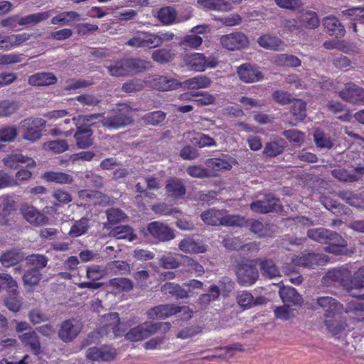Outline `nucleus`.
<instances>
[{
  "instance_id": "56",
  "label": "nucleus",
  "mask_w": 364,
  "mask_h": 364,
  "mask_svg": "<svg viewBox=\"0 0 364 364\" xmlns=\"http://www.w3.org/2000/svg\"><path fill=\"white\" fill-rule=\"evenodd\" d=\"M166 117V114L161 111H156L146 114L144 116V123L150 125H157L162 122Z\"/></svg>"
},
{
  "instance_id": "16",
  "label": "nucleus",
  "mask_w": 364,
  "mask_h": 364,
  "mask_svg": "<svg viewBox=\"0 0 364 364\" xmlns=\"http://www.w3.org/2000/svg\"><path fill=\"white\" fill-rule=\"evenodd\" d=\"M81 328L79 321L74 319L67 320L61 324L58 336L64 342L72 341L79 334Z\"/></svg>"
},
{
  "instance_id": "57",
  "label": "nucleus",
  "mask_w": 364,
  "mask_h": 364,
  "mask_svg": "<svg viewBox=\"0 0 364 364\" xmlns=\"http://www.w3.org/2000/svg\"><path fill=\"white\" fill-rule=\"evenodd\" d=\"M192 143L200 148L205 146H214L216 145L213 138L206 134L200 133L196 134L195 135V136L193 138Z\"/></svg>"
},
{
  "instance_id": "20",
  "label": "nucleus",
  "mask_w": 364,
  "mask_h": 364,
  "mask_svg": "<svg viewBox=\"0 0 364 364\" xmlns=\"http://www.w3.org/2000/svg\"><path fill=\"white\" fill-rule=\"evenodd\" d=\"M250 208L256 213H267L280 210V204L277 198L269 194L267 196L264 200H258L251 203Z\"/></svg>"
},
{
  "instance_id": "39",
  "label": "nucleus",
  "mask_w": 364,
  "mask_h": 364,
  "mask_svg": "<svg viewBox=\"0 0 364 364\" xmlns=\"http://www.w3.org/2000/svg\"><path fill=\"white\" fill-rule=\"evenodd\" d=\"M257 42L261 47L270 50H278L282 44L279 38L269 34L260 36Z\"/></svg>"
},
{
  "instance_id": "40",
  "label": "nucleus",
  "mask_w": 364,
  "mask_h": 364,
  "mask_svg": "<svg viewBox=\"0 0 364 364\" xmlns=\"http://www.w3.org/2000/svg\"><path fill=\"white\" fill-rule=\"evenodd\" d=\"M299 16L304 28H315L319 26V20L315 12L305 11L301 12Z\"/></svg>"
},
{
  "instance_id": "36",
  "label": "nucleus",
  "mask_w": 364,
  "mask_h": 364,
  "mask_svg": "<svg viewBox=\"0 0 364 364\" xmlns=\"http://www.w3.org/2000/svg\"><path fill=\"white\" fill-rule=\"evenodd\" d=\"M53 13V10H49L23 16V19H21V23H23L24 26L36 25L42 21L47 20L51 16Z\"/></svg>"
},
{
  "instance_id": "21",
  "label": "nucleus",
  "mask_w": 364,
  "mask_h": 364,
  "mask_svg": "<svg viewBox=\"0 0 364 364\" xmlns=\"http://www.w3.org/2000/svg\"><path fill=\"white\" fill-rule=\"evenodd\" d=\"M2 161L5 166L14 169L17 168L20 164H26L28 168H33L36 165L32 158L17 153L7 155L2 159Z\"/></svg>"
},
{
  "instance_id": "26",
  "label": "nucleus",
  "mask_w": 364,
  "mask_h": 364,
  "mask_svg": "<svg viewBox=\"0 0 364 364\" xmlns=\"http://www.w3.org/2000/svg\"><path fill=\"white\" fill-rule=\"evenodd\" d=\"M212 84V80L206 75H197L191 77L182 82L181 87L187 90H199L208 88Z\"/></svg>"
},
{
  "instance_id": "47",
  "label": "nucleus",
  "mask_w": 364,
  "mask_h": 364,
  "mask_svg": "<svg viewBox=\"0 0 364 364\" xmlns=\"http://www.w3.org/2000/svg\"><path fill=\"white\" fill-rule=\"evenodd\" d=\"M284 144L285 142L283 139L267 143L263 152L268 156H276L282 153Z\"/></svg>"
},
{
  "instance_id": "52",
  "label": "nucleus",
  "mask_w": 364,
  "mask_h": 364,
  "mask_svg": "<svg viewBox=\"0 0 364 364\" xmlns=\"http://www.w3.org/2000/svg\"><path fill=\"white\" fill-rule=\"evenodd\" d=\"M347 19L364 23V8L354 7L342 11Z\"/></svg>"
},
{
  "instance_id": "3",
  "label": "nucleus",
  "mask_w": 364,
  "mask_h": 364,
  "mask_svg": "<svg viewBox=\"0 0 364 364\" xmlns=\"http://www.w3.org/2000/svg\"><path fill=\"white\" fill-rule=\"evenodd\" d=\"M309 238L320 243H329L325 250L337 255H348L353 250L347 248L346 241L338 233L323 228L311 229L308 231Z\"/></svg>"
},
{
  "instance_id": "19",
  "label": "nucleus",
  "mask_w": 364,
  "mask_h": 364,
  "mask_svg": "<svg viewBox=\"0 0 364 364\" xmlns=\"http://www.w3.org/2000/svg\"><path fill=\"white\" fill-rule=\"evenodd\" d=\"M237 277L240 284L244 286L253 284L258 278L257 269L250 264L240 265L237 270Z\"/></svg>"
},
{
  "instance_id": "60",
  "label": "nucleus",
  "mask_w": 364,
  "mask_h": 364,
  "mask_svg": "<svg viewBox=\"0 0 364 364\" xmlns=\"http://www.w3.org/2000/svg\"><path fill=\"white\" fill-rule=\"evenodd\" d=\"M291 112L296 121L304 119L306 115V103L301 100H295L293 103Z\"/></svg>"
},
{
  "instance_id": "7",
  "label": "nucleus",
  "mask_w": 364,
  "mask_h": 364,
  "mask_svg": "<svg viewBox=\"0 0 364 364\" xmlns=\"http://www.w3.org/2000/svg\"><path fill=\"white\" fill-rule=\"evenodd\" d=\"M160 328L168 330L170 328V324L166 322L160 323L145 322L131 328L127 333L126 338L130 341H140L155 333Z\"/></svg>"
},
{
  "instance_id": "17",
  "label": "nucleus",
  "mask_w": 364,
  "mask_h": 364,
  "mask_svg": "<svg viewBox=\"0 0 364 364\" xmlns=\"http://www.w3.org/2000/svg\"><path fill=\"white\" fill-rule=\"evenodd\" d=\"M21 212L23 218L31 224L40 226L48 223V218L32 205L23 204Z\"/></svg>"
},
{
  "instance_id": "55",
  "label": "nucleus",
  "mask_w": 364,
  "mask_h": 364,
  "mask_svg": "<svg viewBox=\"0 0 364 364\" xmlns=\"http://www.w3.org/2000/svg\"><path fill=\"white\" fill-rule=\"evenodd\" d=\"M40 279L38 269H33L28 271L23 276L24 285L26 288H31L38 283Z\"/></svg>"
},
{
  "instance_id": "27",
  "label": "nucleus",
  "mask_w": 364,
  "mask_h": 364,
  "mask_svg": "<svg viewBox=\"0 0 364 364\" xmlns=\"http://www.w3.org/2000/svg\"><path fill=\"white\" fill-rule=\"evenodd\" d=\"M279 294L284 304L299 306L303 302L301 296L296 292L295 289L291 287H281Z\"/></svg>"
},
{
  "instance_id": "5",
  "label": "nucleus",
  "mask_w": 364,
  "mask_h": 364,
  "mask_svg": "<svg viewBox=\"0 0 364 364\" xmlns=\"http://www.w3.org/2000/svg\"><path fill=\"white\" fill-rule=\"evenodd\" d=\"M201 219L205 224L210 225L242 226L245 223L244 218L225 215L223 211L213 209L203 213Z\"/></svg>"
},
{
  "instance_id": "51",
  "label": "nucleus",
  "mask_w": 364,
  "mask_h": 364,
  "mask_svg": "<svg viewBox=\"0 0 364 364\" xmlns=\"http://www.w3.org/2000/svg\"><path fill=\"white\" fill-rule=\"evenodd\" d=\"M19 109L18 102L10 100L0 102V117H6L15 113Z\"/></svg>"
},
{
  "instance_id": "30",
  "label": "nucleus",
  "mask_w": 364,
  "mask_h": 364,
  "mask_svg": "<svg viewBox=\"0 0 364 364\" xmlns=\"http://www.w3.org/2000/svg\"><path fill=\"white\" fill-rule=\"evenodd\" d=\"M323 24L331 36H335L336 38H338L343 37L345 35L346 31L344 26L335 16H331L324 18Z\"/></svg>"
},
{
  "instance_id": "18",
  "label": "nucleus",
  "mask_w": 364,
  "mask_h": 364,
  "mask_svg": "<svg viewBox=\"0 0 364 364\" xmlns=\"http://www.w3.org/2000/svg\"><path fill=\"white\" fill-rule=\"evenodd\" d=\"M339 96L344 100L353 102H364V89L349 82L339 92Z\"/></svg>"
},
{
  "instance_id": "45",
  "label": "nucleus",
  "mask_w": 364,
  "mask_h": 364,
  "mask_svg": "<svg viewBox=\"0 0 364 364\" xmlns=\"http://www.w3.org/2000/svg\"><path fill=\"white\" fill-rule=\"evenodd\" d=\"M14 200L8 196L0 198V223L4 222V216L9 214L14 208Z\"/></svg>"
},
{
  "instance_id": "28",
  "label": "nucleus",
  "mask_w": 364,
  "mask_h": 364,
  "mask_svg": "<svg viewBox=\"0 0 364 364\" xmlns=\"http://www.w3.org/2000/svg\"><path fill=\"white\" fill-rule=\"evenodd\" d=\"M196 6L202 9L227 11L231 9L230 3L224 0H198Z\"/></svg>"
},
{
  "instance_id": "35",
  "label": "nucleus",
  "mask_w": 364,
  "mask_h": 364,
  "mask_svg": "<svg viewBox=\"0 0 364 364\" xmlns=\"http://www.w3.org/2000/svg\"><path fill=\"white\" fill-rule=\"evenodd\" d=\"M21 341L31 350L38 355L41 353V343L35 331L25 333L19 336Z\"/></svg>"
},
{
  "instance_id": "49",
  "label": "nucleus",
  "mask_w": 364,
  "mask_h": 364,
  "mask_svg": "<svg viewBox=\"0 0 364 364\" xmlns=\"http://www.w3.org/2000/svg\"><path fill=\"white\" fill-rule=\"evenodd\" d=\"M175 57V53L171 50L159 49L153 52L152 58L159 63H166L171 61Z\"/></svg>"
},
{
  "instance_id": "25",
  "label": "nucleus",
  "mask_w": 364,
  "mask_h": 364,
  "mask_svg": "<svg viewBox=\"0 0 364 364\" xmlns=\"http://www.w3.org/2000/svg\"><path fill=\"white\" fill-rule=\"evenodd\" d=\"M151 85L160 91H169L181 87V82L172 77L156 76L152 80Z\"/></svg>"
},
{
  "instance_id": "12",
  "label": "nucleus",
  "mask_w": 364,
  "mask_h": 364,
  "mask_svg": "<svg viewBox=\"0 0 364 364\" xmlns=\"http://www.w3.org/2000/svg\"><path fill=\"white\" fill-rule=\"evenodd\" d=\"M119 110L122 112L120 114L109 118L106 121L101 114H100L102 117L101 119H97L98 122H102L103 126L109 129H117L129 124L132 121L129 116L131 109L127 105H122Z\"/></svg>"
},
{
  "instance_id": "31",
  "label": "nucleus",
  "mask_w": 364,
  "mask_h": 364,
  "mask_svg": "<svg viewBox=\"0 0 364 364\" xmlns=\"http://www.w3.org/2000/svg\"><path fill=\"white\" fill-rule=\"evenodd\" d=\"M178 247L182 252L190 254L203 253L207 250L205 245L201 242H196L190 237L183 239L179 243Z\"/></svg>"
},
{
  "instance_id": "1",
  "label": "nucleus",
  "mask_w": 364,
  "mask_h": 364,
  "mask_svg": "<svg viewBox=\"0 0 364 364\" xmlns=\"http://www.w3.org/2000/svg\"><path fill=\"white\" fill-rule=\"evenodd\" d=\"M318 305L324 311L323 322L327 330L333 336H340L350 331L349 326L340 319L343 313L352 312L358 321H364V305L350 301L346 309L343 304L331 296H321L317 299Z\"/></svg>"
},
{
  "instance_id": "64",
  "label": "nucleus",
  "mask_w": 364,
  "mask_h": 364,
  "mask_svg": "<svg viewBox=\"0 0 364 364\" xmlns=\"http://www.w3.org/2000/svg\"><path fill=\"white\" fill-rule=\"evenodd\" d=\"M23 60V55L11 53L7 54H0V65H7L15 64L21 62Z\"/></svg>"
},
{
  "instance_id": "61",
  "label": "nucleus",
  "mask_w": 364,
  "mask_h": 364,
  "mask_svg": "<svg viewBox=\"0 0 364 364\" xmlns=\"http://www.w3.org/2000/svg\"><path fill=\"white\" fill-rule=\"evenodd\" d=\"M203 43V38L196 35H187L180 42L181 46L197 49Z\"/></svg>"
},
{
  "instance_id": "59",
  "label": "nucleus",
  "mask_w": 364,
  "mask_h": 364,
  "mask_svg": "<svg viewBox=\"0 0 364 364\" xmlns=\"http://www.w3.org/2000/svg\"><path fill=\"white\" fill-rule=\"evenodd\" d=\"M219 296V288L213 285L210 287L208 293L202 294L199 298V303L201 305H208L215 301Z\"/></svg>"
},
{
  "instance_id": "24",
  "label": "nucleus",
  "mask_w": 364,
  "mask_h": 364,
  "mask_svg": "<svg viewBox=\"0 0 364 364\" xmlns=\"http://www.w3.org/2000/svg\"><path fill=\"white\" fill-rule=\"evenodd\" d=\"M237 301L241 308L246 309L266 303V299L263 296H259L255 299L250 292L242 291L237 294Z\"/></svg>"
},
{
  "instance_id": "43",
  "label": "nucleus",
  "mask_w": 364,
  "mask_h": 364,
  "mask_svg": "<svg viewBox=\"0 0 364 364\" xmlns=\"http://www.w3.org/2000/svg\"><path fill=\"white\" fill-rule=\"evenodd\" d=\"M158 19L165 25H170L175 22L176 18V10L170 6L161 9L158 12Z\"/></svg>"
},
{
  "instance_id": "14",
  "label": "nucleus",
  "mask_w": 364,
  "mask_h": 364,
  "mask_svg": "<svg viewBox=\"0 0 364 364\" xmlns=\"http://www.w3.org/2000/svg\"><path fill=\"white\" fill-rule=\"evenodd\" d=\"M238 77L245 83H254L263 79L259 68L250 63H244L237 69Z\"/></svg>"
},
{
  "instance_id": "46",
  "label": "nucleus",
  "mask_w": 364,
  "mask_h": 364,
  "mask_svg": "<svg viewBox=\"0 0 364 364\" xmlns=\"http://www.w3.org/2000/svg\"><path fill=\"white\" fill-rule=\"evenodd\" d=\"M293 306L284 304L282 306L277 307L274 312V315L277 318L282 320H289L296 315V309L292 307Z\"/></svg>"
},
{
  "instance_id": "22",
  "label": "nucleus",
  "mask_w": 364,
  "mask_h": 364,
  "mask_svg": "<svg viewBox=\"0 0 364 364\" xmlns=\"http://www.w3.org/2000/svg\"><path fill=\"white\" fill-rule=\"evenodd\" d=\"M148 231L154 238L161 241L170 240L174 237L172 230L158 221L151 223L148 225Z\"/></svg>"
},
{
  "instance_id": "48",
  "label": "nucleus",
  "mask_w": 364,
  "mask_h": 364,
  "mask_svg": "<svg viewBox=\"0 0 364 364\" xmlns=\"http://www.w3.org/2000/svg\"><path fill=\"white\" fill-rule=\"evenodd\" d=\"M104 319L106 322V326L112 329L115 336H119L123 331H120L119 326L121 325L119 321V315L117 313H111L104 316Z\"/></svg>"
},
{
  "instance_id": "32",
  "label": "nucleus",
  "mask_w": 364,
  "mask_h": 364,
  "mask_svg": "<svg viewBox=\"0 0 364 364\" xmlns=\"http://www.w3.org/2000/svg\"><path fill=\"white\" fill-rule=\"evenodd\" d=\"M168 196L177 199L182 198L186 193V188L181 180L176 178H170L166 185Z\"/></svg>"
},
{
  "instance_id": "58",
  "label": "nucleus",
  "mask_w": 364,
  "mask_h": 364,
  "mask_svg": "<svg viewBox=\"0 0 364 364\" xmlns=\"http://www.w3.org/2000/svg\"><path fill=\"white\" fill-rule=\"evenodd\" d=\"M261 269L265 277L270 278L279 275V271L272 261L267 260L261 263Z\"/></svg>"
},
{
  "instance_id": "2",
  "label": "nucleus",
  "mask_w": 364,
  "mask_h": 364,
  "mask_svg": "<svg viewBox=\"0 0 364 364\" xmlns=\"http://www.w3.org/2000/svg\"><path fill=\"white\" fill-rule=\"evenodd\" d=\"M350 274L347 267H342L328 272L323 279L341 282L352 296L364 299V266L354 274L350 280L348 279Z\"/></svg>"
},
{
  "instance_id": "33",
  "label": "nucleus",
  "mask_w": 364,
  "mask_h": 364,
  "mask_svg": "<svg viewBox=\"0 0 364 364\" xmlns=\"http://www.w3.org/2000/svg\"><path fill=\"white\" fill-rule=\"evenodd\" d=\"M42 178L50 183L70 184L73 181V176L63 172L47 171L42 175Z\"/></svg>"
},
{
  "instance_id": "10",
  "label": "nucleus",
  "mask_w": 364,
  "mask_h": 364,
  "mask_svg": "<svg viewBox=\"0 0 364 364\" xmlns=\"http://www.w3.org/2000/svg\"><path fill=\"white\" fill-rule=\"evenodd\" d=\"M46 122L42 118L25 119L21 123L23 138L30 141H36L41 136V128L46 127Z\"/></svg>"
},
{
  "instance_id": "29",
  "label": "nucleus",
  "mask_w": 364,
  "mask_h": 364,
  "mask_svg": "<svg viewBox=\"0 0 364 364\" xmlns=\"http://www.w3.org/2000/svg\"><path fill=\"white\" fill-rule=\"evenodd\" d=\"M57 82V77L50 73H38L31 75L28 82L33 86H48Z\"/></svg>"
},
{
  "instance_id": "37",
  "label": "nucleus",
  "mask_w": 364,
  "mask_h": 364,
  "mask_svg": "<svg viewBox=\"0 0 364 364\" xmlns=\"http://www.w3.org/2000/svg\"><path fill=\"white\" fill-rule=\"evenodd\" d=\"M89 219L82 218L75 222L71 226L68 235L72 237H77L85 235L90 228Z\"/></svg>"
},
{
  "instance_id": "38",
  "label": "nucleus",
  "mask_w": 364,
  "mask_h": 364,
  "mask_svg": "<svg viewBox=\"0 0 364 364\" xmlns=\"http://www.w3.org/2000/svg\"><path fill=\"white\" fill-rule=\"evenodd\" d=\"M161 291L164 294H171L172 296L179 299H185L188 297V291L180 285L175 283L168 282L165 284L161 287Z\"/></svg>"
},
{
  "instance_id": "9",
  "label": "nucleus",
  "mask_w": 364,
  "mask_h": 364,
  "mask_svg": "<svg viewBox=\"0 0 364 364\" xmlns=\"http://www.w3.org/2000/svg\"><path fill=\"white\" fill-rule=\"evenodd\" d=\"M178 312H182L185 315L184 318H189L192 315V311L188 307H180L173 304L157 306L149 310L147 315L150 319H164Z\"/></svg>"
},
{
  "instance_id": "6",
  "label": "nucleus",
  "mask_w": 364,
  "mask_h": 364,
  "mask_svg": "<svg viewBox=\"0 0 364 364\" xmlns=\"http://www.w3.org/2000/svg\"><path fill=\"white\" fill-rule=\"evenodd\" d=\"M148 62L139 59H126L108 67L109 73L115 77L124 76L141 72L149 67Z\"/></svg>"
},
{
  "instance_id": "63",
  "label": "nucleus",
  "mask_w": 364,
  "mask_h": 364,
  "mask_svg": "<svg viewBox=\"0 0 364 364\" xmlns=\"http://www.w3.org/2000/svg\"><path fill=\"white\" fill-rule=\"evenodd\" d=\"M31 35L28 33L10 35L9 43H10L11 49L21 46L28 41L31 38Z\"/></svg>"
},
{
  "instance_id": "8",
  "label": "nucleus",
  "mask_w": 364,
  "mask_h": 364,
  "mask_svg": "<svg viewBox=\"0 0 364 364\" xmlns=\"http://www.w3.org/2000/svg\"><path fill=\"white\" fill-rule=\"evenodd\" d=\"M184 62L191 70L195 72H203L208 68H215L218 65V61L215 57L206 58L203 53H199L186 55Z\"/></svg>"
},
{
  "instance_id": "54",
  "label": "nucleus",
  "mask_w": 364,
  "mask_h": 364,
  "mask_svg": "<svg viewBox=\"0 0 364 364\" xmlns=\"http://www.w3.org/2000/svg\"><path fill=\"white\" fill-rule=\"evenodd\" d=\"M16 136L17 129L14 126H5L0 128V141H12Z\"/></svg>"
},
{
  "instance_id": "42",
  "label": "nucleus",
  "mask_w": 364,
  "mask_h": 364,
  "mask_svg": "<svg viewBox=\"0 0 364 364\" xmlns=\"http://www.w3.org/2000/svg\"><path fill=\"white\" fill-rule=\"evenodd\" d=\"M110 235L117 239H127L129 241H133L136 238L132 229L127 225L116 227L112 230Z\"/></svg>"
},
{
  "instance_id": "34",
  "label": "nucleus",
  "mask_w": 364,
  "mask_h": 364,
  "mask_svg": "<svg viewBox=\"0 0 364 364\" xmlns=\"http://www.w3.org/2000/svg\"><path fill=\"white\" fill-rule=\"evenodd\" d=\"M80 20V15L73 11H64L58 14L51 19V23L53 25L65 26L73 21Z\"/></svg>"
},
{
  "instance_id": "13",
  "label": "nucleus",
  "mask_w": 364,
  "mask_h": 364,
  "mask_svg": "<svg viewBox=\"0 0 364 364\" xmlns=\"http://www.w3.org/2000/svg\"><path fill=\"white\" fill-rule=\"evenodd\" d=\"M223 47L230 50L244 48L249 44L247 36L240 32L223 35L220 38Z\"/></svg>"
},
{
  "instance_id": "11",
  "label": "nucleus",
  "mask_w": 364,
  "mask_h": 364,
  "mask_svg": "<svg viewBox=\"0 0 364 364\" xmlns=\"http://www.w3.org/2000/svg\"><path fill=\"white\" fill-rule=\"evenodd\" d=\"M116 350L109 346H93L85 353L87 359L95 362L109 361L115 358Z\"/></svg>"
},
{
  "instance_id": "15",
  "label": "nucleus",
  "mask_w": 364,
  "mask_h": 364,
  "mask_svg": "<svg viewBox=\"0 0 364 364\" xmlns=\"http://www.w3.org/2000/svg\"><path fill=\"white\" fill-rule=\"evenodd\" d=\"M328 262V257L321 254H306L296 257L291 260L294 266L314 267L315 265H323Z\"/></svg>"
},
{
  "instance_id": "50",
  "label": "nucleus",
  "mask_w": 364,
  "mask_h": 364,
  "mask_svg": "<svg viewBox=\"0 0 364 364\" xmlns=\"http://www.w3.org/2000/svg\"><path fill=\"white\" fill-rule=\"evenodd\" d=\"M43 149L59 154L67 151L69 149V145L65 140H54L45 143Z\"/></svg>"
},
{
  "instance_id": "44",
  "label": "nucleus",
  "mask_w": 364,
  "mask_h": 364,
  "mask_svg": "<svg viewBox=\"0 0 364 364\" xmlns=\"http://www.w3.org/2000/svg\"><path fill=\"white\" fill-rule=\"evenodd\" d=\"M332 175L338 180L345 182L356 181L361 177V176L356 172V168L353 171V173H349L344 169H334L332 171Z\"/></svg>"
},
{
  "instance_id": "62",
  "label": "nucleus",
  "mask_w": 364,
  "mask_h": 364,
  "mask_svg": "<svg viewBox=\"0 0 364 364\" xmlns=\"http://www.w3.org/2000/svg\"><path fill=\"white\" fill-rule=\"evenodd\" d=\"M193 102L201 106L213 105L215 101V97L207 92H195Z\"/></svg>"
},
{
  "instance_id": "23",
  "label": "nucleus",
  "mask_w": 364,
  "mask_h": 364,
  "mask_svg": "<svg viewBox=\"0 0 364 364\" xmlns=\"http://www.w3.org/2000/svg\"><path fill=\"white\" fill-rule=\"evenodd\" d=\"M236 163V160L234 158L225 156L222 159H209L206 161L205 164L208 168L217 172L230 170Z\"/></svg>"
},
{
  "instance_id": "53",
  "label": "nucleus",
  "mask_w": 364,
  "mask_h": 364,
  "mask_svg": "<svg viewBox=\"0 0 364 364\" xmlns=\"http://www.w3.org/2000/svg\"><path fill=\"white\" fill-rule=\"evenodd\" d=\"M314 141L318 147L331 149L333 142L332 140L324 135L319 129H316L314 133Z\"/></svg>"
},
{
  "instance_id": "4",
  "label": "nucleus",
  "mask_w": 364,
  "mask_h": 364,
  "mask_svg": "<svg viewBox=\"0 0 364 364\" xmlns=\"http://www.w3.org/2000/svg\"><path fill=\"white\" fill-rule=\"evenodd\" d=\"M100 114H90L85 116H78L73 117V120L77 128V131L75 134L77 146L80 149H86L92 144V132L88 129H82L83 126H91L97 123V119H101Z\"/></svg>"
},
{
  "instance_id": "41",
  "label": "nucleus",
  "mask_w": 364,
  "mask_h": 364,
  "mask_svg": "<svg viewBox=\"0 0 364 364\" xmlns=\"http://www.w3.org/2000/svg\"><path fill=\"white\" fill-rule=\"evenodd\" d=\"M23 257V255L20 251L14 250L4 253L0 257V262L4 266L8 267L16 264L17 262L21 260Z\"/></svg>"
}]
</instances>
